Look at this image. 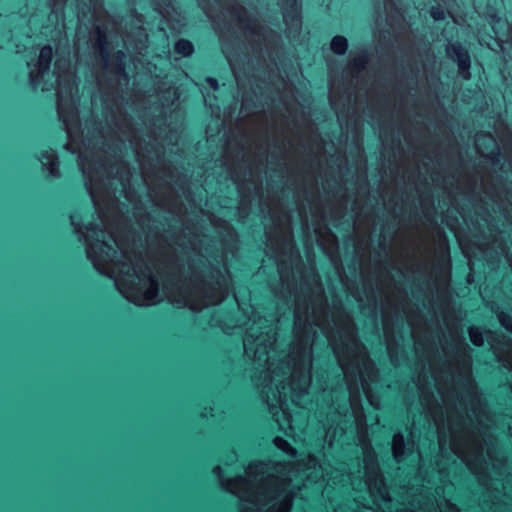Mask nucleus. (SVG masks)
<instances>
[{
  "label": "nucleus",
  "instance_id": "obj_10",
  "mask_svg": "<svg viewBox=\"0 0 512 512\" xmlns=\"http://www.w3.org/2000/svg\"><path fill=\"white\" fill-rule=\"evenodd\" d=\"M331 50L337 55H344L348 48V41L344 36H334L330 43Z\"/></svg>",
  "mask_w": 512,
  "mask_h": 512
},
{
  "label": "nucleus",
  "instance_id": "obj_6",
  "mask_svg": "<svg viewBox=\"0 0 512 512\" xmlns=\"http://www.w3.org/2000/svg\"><path fill=\"white\" fill-rule=\"evenodd\" d=\"M447 56L457 62L460 74L464 79L470 78V56L468 51L459 43H451L446 48Z\"/></svg>",
  "mask_w": 512,
  "mask_h": 512
},
{
  "label": "nucleus",
  "instance_id": "obj_15",
  "mask_svg": "<svg viewBox=\"0 0 512 512\" xmlns=\"http://www.w3.org/2000/svg\"><path fill=\"white\" fill-rule=\"evenodd\" d=\"M223 49V52L226 54V58L231 66V69L233 70V72L235 73V64H234V60L233 58L231 57V55L228 53L227 51V47L225 45H223L222 47Z\"/></svg>",
  "mask_w": 512,
  "mask_h": 512
},
{
  "label": "nucleus",
  "instance_id": "obj_11",
  "mask_svg": "<svg viewBox=\"0 0 512 512\" xmlns=\"http://www.w3.org/2000/svg\"><path fill=\"white\" fill-rule=\"evenodd\" d=\"M187 234H191L190 230L188 228H185V230L183 231V237L179 238L178 239V244L180 246H183V247H189L191 248L193 251H196L197 250V247H198V240H197V237L196 235H193V237H189L187 240H186V235Z\"/></svg>",
  "mask_w": 512,
  "mask_h": 512
},
{
  "label": "nucleus",
  "instance_id": "obj_1",
  "mask_svg": "<svg viewBox=\"0 0 512 512\" xmlns=\"http://www.w3.org/2000/svg\"><path fill=\"white\" fill-rule=\"evenodd\" d=\"M53 58L51 46H44L35 62H28L29 81L33 88L41 86L48 91L57 86V112L67 133L68 143L65 149L72 153L78 151V164L85 179V187L91 197L98 223L92 222L80 227L71 216L75 230L84 239L87 255H111L119 251L128 255L136 241V234L124 217L112 189L110 171L103 158L102 151L82 149L78 140L81 131L76 93L75 75L66 59L55 62L54 71H50Z\"/></svg>",
  "mask_w": 512,
  "mask_h": 512
},
{
  "label": "nucleus",
  "instance_id": "obj_13",
  "mask_svg": "<svg viewBox=\"0 0 512 512\" xmlns=\"http://www.w3.org/2000/svg\"><path fill=\"white\" fill-rule=\"evenodd\" d=\"M482 142H489L494 144V139L490 135H479L475 139L476 148L479 150Z\"/></svg>",
  "mask_w": 512,
  "mask_h": 512
},
{
  "label": "nucleus",
  "instance_id": "obj_12",
  "mask_svg": "<svg viewBox=\"0 0 512 512\" xmlns=\"http://www.w3.org/2000/svg\"><path fill=\"white\" fill-rule=\"evenodd\" d=\"M175 51L183 56H189L193 52V45L190 41L181 39L176 42Z\"/></svg>",
  "mask_w": 512,
  "mask_h": 512
},
{
  "label": "nucleus",
  "instance_id": "obj_19",
  "mask_svg": "<svg viewBox=\"0 0 512 512\" xmlns=\"http://www.w3.org/2000/svg\"><path fill=\"white\" fill-rule=\"evenodd\" d=\"M117 70H118V72L120 73V72H122L124 69H123V67H122V66H119V67L117 68Z\"/></svg>",
  "mask_w": 512,
  "mask_h": 512
},
{
  "label": "nucleus",
  "instance_id": "obj_9",
  "mask_svg": "<svg viewBox=\"0 0 512 512\" xmlns=\"http://www.w3.org/2000/svg\"><path fill=\"white\" fill-rule=\"evenodd\" d=\"M367 62L368 57L364 51L357 53L350 59L346 73L353 79H358L360 74L365 70Z\"/></svg>",
  "mask_w": 512,
  "mask_h": 512
},
{
  "label": "nucleus",
  "instance_id": "obj_16",
  "mask_svg": "<svg viewBox=\"0 0 512 512\" xmlns=\"http://www.w3.org/2000/svg\"><path fill=\"white\" fill-rule=\"evenodd\" d=\"M207 82H208L209 86H210L212 89H214V90H216V89H217V87H218L217 80H215V79H213V78H207Z\"/></svg>",
  "mask_w": 512,
  "mask_h": 512
},
{
  "label": "nucleus",
  "instance_id": "obj_4",
  "mask_svg": "<svg viewBox=\"0 0 512 512\" xmlns=\"http://www.w3.org/2000/svg\"><path fill=\"white\" fill-rule=\"evenodd\" d=\"M267 240L276 256H293V239L289 226V218L286 214L275 220V231L266 232Z\"/></svg>",
  "mask_w": 512,
  "mask_h": 512
},
{
  "label": "nucleus",
  "instance_id": "obj_3",
  "mask_svg": "<svg viewBox=\"0 0 512 512\" xmlns=\"http://www.w3.org/2000/svg\"><path fill=\"white\" fill-rule=\"evenodd\" d=\"M67 0H50L51 11L58 18L63 17V10ZM78 9V19L81 24L87 20L92 23V30L89 34V41L92 47L99 53L104 62H107L109 55L108 41L106 32L95 22L98 21L103 13L102 0H76ZM167 4L168 0H161Z\"/></svg>",
  "mask_w": 512,
  "mask_h": 512
},
{
  "label": "nucleus",
  "instance_id": "obj_5",
  "mask_svg": "<svg viewBox=\"0 0 512 512\" xmlns=\"http://www.w3.org/2000/svg\"><path fill=\"white\" fill-rule=\"evenodd\" d=\"M143 18L142 16L136 17V26L124 37V44L127 49L132 48L136 53L141 54L142 51L147 47L148 37L145 30L142 27Z\"/></svg>",
  "mask_w": 512,
  "mask_h": 512
},
{
  "label": "nucleus",
  "instance_id": "obj_17",
  "mask_svg": "<svg viewBox=\"0 0 512 512\" xmlns=\"http://www.w3.org/2000/svg\"><path fill=\"white\" fill-rule=\"evenodd\" d=\"M149 293H151V294H152V296H155V295H156V293H157V287H156V286H155V287H153V288L149 291Z\"/></svg>",
  "mask_w": 512,
  "mask_h": 512
},
{
  "label": "nucleus",
  "instance_id": "obj_14",
  "mask_svg": "<svg viewBox=\"0 0 512 512\" xmlns=\"http://www.w3.org/2000/svg\"><path fill=\"white\" fill-rule=\"evenodd\" d=\"M431 16L435 20H442L445 17V12L441 8H432L431 9Z\"/></svg>",
  "mask_w": 512,
  "mask_h": 512
},
{
  "label": "nucleus",
  "instance_id": "obj_18",
  "mask_svg": "<svg viewBox=\"0 0 512 512\" xmlns=\"http://www.w3.org/2000/svg\"><path fill=\"white\" fill-rule=\"evenodd\" d=\"M387 21L389 22V25L393 27L392 18H388Z\"/></svg>",
  "mask_w": 512,
  "mask_h": 512
},
{
  "label": "nucleus",
  "instance_id": "obj_8",
  "mask_svg": "<svg viewBox=\"0 0 512 512\" xmlns=\"http://www.w3.org/2000/svg\"><path fill=\"white\" fill-rule=\"evenodd\" d=\"M44 171H47V177L56 179L60 177L58 168V157L53 150H44L39 156Z\"/></svg>",
  "mask_w": 512,
  "mask_h": 512
},
{
  "label": "nucleus",
  "instance_id": "obj_20",
  "mask_svg": "<svg viewBox=\"0 0 512 512\" xmlns=\"http://www.w3.org/2000/svg\"><path fill=\"white\" fill-rule=\"evenodd\" d=\"M159 12H160V14H162L163 16H165L166 11H163V10H161V9L159 8Z\"/></svg>",
  "mask_w": 512,
  "mask_h": 512
},
{
  "label": "nucleus",
  "instance_id": "obj_2",
  "mask_svg": "<svg viewBox=\"0 0 512 512\" xmlns=\"http://www.w3.org/2000/svg\"><path fill=\"white\" fill-rule=\"evenodd\" d=\"M204 13L213 20L221 32V38L226 33L241 32L253 49H261L268 41V31L257 19L234 3V0H198Z\"/></svg>",
  "mask_w": 512,
  "mask_h": 512
},
{
  "label": "nucleus",
  "instance_id": "obj_7",
  "mask_svg": "<svg viewBox=\"0 0 512 512\" xmlns=\"http://www.w3.org/2000/svg\"><path fill=\"white\" fill-rule=\"evenodd\" d=\"M283 9V18L287 26L297 31L300 28L298 0H278Z\"/></svg>",
  "mask_w": 512,
  "mask_h": 512
}]
</instances>
